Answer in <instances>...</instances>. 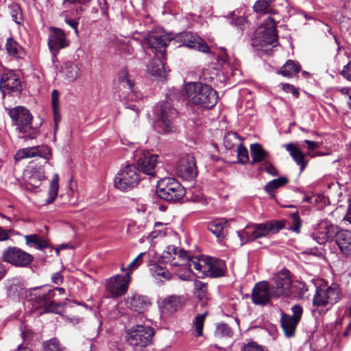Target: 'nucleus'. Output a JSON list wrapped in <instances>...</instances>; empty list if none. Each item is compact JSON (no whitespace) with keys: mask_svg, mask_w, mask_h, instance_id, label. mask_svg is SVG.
I'll return each mask as SVG.
<instances>
[{"mask_svg":"<svg viewBox=\"0 0 351 351\" xmlns=\"http://www.w3.org/2000/svg\"><path fill=\"white\" fill-rule=\"evenodd\" d=\"M148 72L154 75L160 77L165 76V69L163 62L160 59H155L149 62L148 65Z\"/></svg>","mask_w":351,"mask_h":351,"instance_id":"38","label":"nucleus"},{"mask_svg":"<svg viewBox=\"0 0 351 351\" xmlns=\"http://www.w3.org/2000/svg\"><path fill=\"white\" fill-rule=\"evenodd\" d=\"M146 254V252L140 253L128 266V272H132L138 268L143 263V256Z\"/></svg>","mask_w":351,"mask_h":351,"instance_id":"56","label":"nucleus"},{"mask_svg":"<svg viewBox=\"0 0 351 351\" xmlns=\"http://www.w3.org/2000/svg\"><path fill=\"white\" fill-rule=\"evenodd\" d=\"M206 276L214 278L223 276L226 271V265L223 261L213 257H207V265H204Z\"/></svg>","mask_w":351,"mask_h":351,"instance_id":"27","label":"nucleus"},{"mask_svg":"<svg viewBox=\"0 0 351 351\" xmlns=\"http://www.w3.org/2000/svg\"><path fill=\"white\" fill-rule=\"evenodd\" d=\"M9 10L12 20L18 25L23 23V16L21 6L16 3H12L9 5Z\"/></svg>","mask_w":351,"mask_h":351,"instance_id":"44","label":"nucleus"},{"mask_svg":"<svg viewBox=\"0 0 351 351\" xmlns=\"http://www.w3.org/2000/svg\"><path fill=\"white\" fill-rule=\"evenodd\" d=\"M133 157L139 171L152 176L155 175L158 155L143 149H138L134 152Z\"/></svg>","mask_w":351,"mask_h":351,"instance_id":"14","label":"nucleus"},{"mask_svg":"<svg viewBox=\"0 0 351 351\" xmlns=\"http://www.w3.org/2000/svg\"><path fill=\"white\" fill-rule=\"evenodd\" d=\"M149 270L152 276L156 279L162 280H170L171 278V273L167 269L159 265L154 264L152 265Z\"/></svg>","mask_w":351,"mask_h":351,"instance_id":"41","label":"nucleus"},{"mask_svg":"<svg viewBox=\"0 0 351 351\" xmlns=\"http://www.w3.org/2000/svg\"><path fill=\"white\" fill-rule=\"evenodd\" d=\"M271 287L265 282H260L256 284L252 293V300L254 304L265 305L267 304L271 298H274L271 293Z\"/></svg>","mask_w":351,"mask_h":351,"instance_id":"23","label":"nucleus"},{"mask_svg":"<svg viewBox=\"0 0 351 351\" xmlns=\"http://www.w3.org/2000/svg\"><path fill=\"white\" fill-rule=\"evenodd\" d=\"M206 315L207 312H205L204 313L198 314L195 317L194 324L197 336H202L203 335V326Z\"/></svg>","mask_w":351,"mask_h":351,"instance_id":"53","label":"nucleus"},{"mask_svg":"<svg viewBox=\"0 0 351 351\" xmlns=\"http://www.w3.org/2000/svg\"><path fill=\"white\" fill-rule=\"evenodd\" d=\"M32 300L43 306L44 313H56L59 305L51 301L55 297L54 290L49 286L35 287L31 293Z\"/></svg>","mask_w":351,"mask_h":351,"instance_id":"11","label":"nucleus"},{"mask_svg":"<svg viewBox=\"0 0 351 351\" xmlns=\"http://www.w3.org/2000/svg\"><path fill=\"white\" fill-rule=\"evenodd\" d=\"M125 92L126 95H125V93L123 91L122 95H121L120 97L123 101H125L126 108L135 111L138 114L140 112L139 106L136 104H130V101H138L141 98V94L140 93L134 91L133 88H132L131 90H127Z\"/></svg>","mask_w":351,"mask_h":351,"instance_id":"32","label":"nucleus"},{"mask_svg":"<svg viewBox=\"0 0 351 351\" xmlns=\"http://www.w3.org/2000/svg\"><path fill=\"white\" fill-rule=\"evenodd\" d=\"M92 0H63V4L66 7L73 9L77 16H81L88 7Z\"/></svg>","mask_w":351,"mask_h":351,"instance_id":"35","label":"nucleus"},{"mask_svg":"<svg viewBox=\"0 0 351 351\" xmlns=\"http://www.w3.org/2000/svg\"><path fill=\"white\" fill-rule=\"evenodd\" d=\"M228 221L225 219H218L211 221L208 229L217 238H223L228 232Z\"/></svg>","mask_w":351,"mask_h":351,"instance_id":"31","label":"nucleus"},{"mask_svg":"<svg viewBox=\"0 0 351 351\" xmlns=\"http://www.w3.org/2000/svg\"><path fill=\"white\" fill-rule=\"evenodd\" d=\"M11 230H5L2 227H0V242L5 241L10 239L9 232H11Z\"/></svg>","mask_w":351,"mask_h":351,"instance_id":"61","label":"nucleus"},{"mask_svg":"<svg viewBox=\"0 0 351 351\" xmlns=\"http://www.w3.org/2000/svg\"><path fill=\"white\" fill-rule=\"evenodd\" d=\"M291 311L292 315L284 313L281 314V326L287 337H291L294 335L296 326L302 317L303 309L301 306L295 304L291 307Z\"/></svg>","mask_w":351,"mask_h":351,"instance_id":"20","label":"nucleus"},{"mask_svg":"<svg viewBox=\"0 0 351 351\" xmlns=\"http://www.w3.org/2000/svg\"><path fill=\"white\" fill-rule=\"evenodd\" d=\"M250 152L252 159L251 162L252 165L263 162L267 156V152L263 149L258 143L252 144L250 146Z\"/></svg>","mask_w":351,"mask_h":351,"instance_id":"36","label":"nucleus"},{"mask_svg":"<svg viewBox=\"0 0 351 351\" xmlns=\"http://www.w3.org/2000/svg\"><path fill=\"white\" fill-rule=\"evenodd\" d=\"M292 222L289 230L295 232L299 233L302 226V221L298 213H293L291 215Z\"/></svg>","mask_w":351,"mask_h":351,"instance_id":"54","label":"nucleus"},{"mask_svg":"<svg viewBox=\"0 0 351 351\" xmlns=\"http://www.w3.org/2000/svg\"><path fill=\"white\" fill-rule=\"evenodd\" d=\"M6 110L17 130L24 134V137H30L36 132V129L33 127L32 122L33 117L29 110L23 106Z\"/></svg>","mask_w":351,"mask_h":351,"instance_id":"6","label":"nucleus"},{"mask_svg":"<svg viewBox=\"0 0 351 351\" xmlns=\"http://www.w3.org/2000/svg\"><path fill=\"white\" fill-rule=\"evenodd\" d=\"M176 173L184 180L195 178L197 174V170L194 157L191 155L182 157L178 162Z\"/></svg>","mask_w":351,"mask_h":351,"instance_id":"21","label":"nucleus"},{"mask_svg":"<svg viewBox=\"0 0 351 351\" xmlns=\"http://www.w3.org/2000/svg\"><path fill=\"white\" fill-rule=\"evenodd\" d=\"M173 43L172 37L164 32H151L143 45L144 47H149L154 52L160 53L164 57L167 44Z\"/></svg>","mask_w":351,"mask_h":351,"instance_id":"17","label":"nucleus"},{"mask_svg":"<svg viewBox=\"0 0 351 351\" xmlns=\"http://www.w3.org/2000/svg\"><path fill=\"white\" fill-rule=\"evenodd\" d=\"M243 351H267V349L257 344L255 341H250L244 344L242 348Z\"/></svg>","mask_w":351,"mask_h":351,"instance_id":"57","label":"nucleus"},{"mask_svg":"<svg viewBox=\"0 0 351 351\" xmlns=\"http://www.w3.org/2000/svg\"><path fill=\"white\" fill-rule=\"evenodd\" d=\"M1 258L12 266L21 268L29 267L34 261L31 254L16 246L5 248L2 252Z\"/></svg>","mask_w":351,"mask_h":351,"instance_id":"8","label":"nucleus"},{"mask_svg":"<svg viewBox=\"0 0 351 351\" xmlns=\"http://www.w3.org/2000/svg\"><path fill=\"white\" fill-rule=\"evenodd\" d=\"M195 294L199 299L202 300L206 297L207 292L206 285L199 280H195L194 282Z\"/></svg>","mask_w":351,"mask_h":351,"instance_id":"52","label":"nucleus"},{"mask_svg":"<svg viewBox=\"0 0 351 351\" xmlns=\"http://www.w3.org/2000/svg\"><path fill=\"white\" fill-rule=\"evenodd\" d=\"M0 88L2 92H20L21 90V80L12 70H4L1 80Z\"/></svg>","mask_w":351,"mask_h":351,"instance_id":"22","label":"nucleus"},{"mask_svg":"<svg viewBox=\"0 0 351 351\" xmlns=\"http://www.w3.org/2000/svg\"><path fill=\"white\" fill-rule=\"evenodd\" d=\"M40 157L45 160V163L50 164L51 158V149L46 145L28 147L18 150L14 156L16 161L25 158Z\"/></svg>","mask_w":351,"mask_h":351,"instance_id":"19","label":"nucleus"},{"mask_svg":"<svg viewBox=\"0 0 351 351\" xmlns=\"http://www.w3.org/2000/svg\"><path fill=\"white\" fill-rule=\"evenodd\" d=\"M204 265H207V258L202 259H191L187 266L191 270L195 269L198 272L197 274L199 275V278H203L206 276L207 269Z\"/></svg>","mask_w":351,"mask_h":351,"instance_id":"37","label":"nucleus"},{"mask_svg":"<svg viewBox=\"0 0 351 351\" xmlns=\"http://www.w3.org/2000/svg\"><path fill=\"white\" fill-rule=\"evenodd\" d=\"M230 23L232 26L237 27V29L239 30V33L241 34L245 28L247 21L244 17L237 16L236 18L231 19L230 21Z\"/></svg>","mask_w":351,"mask_h":351,"instance_id":"55","label":"nucleus"},{"mask_svg":"<svg viewBox=\"0 0 351 351\" xmlns=\"http://www.w3.org/2000/svg\"><path fill=\"white\" fill-rule=\"evenodd\" d=\"M336 243L343 253L351 254V231L339 230L336 236Z\"/></svg>","mask_w":351,"mask_h":351,"instance_id":"29","label":"nucleus"},{"mask_svg":"<svg viewBox=\"0 0 351 351\" xmlns=\"http://www.w3.org/2000/svg\"><path fill=\"white\" fill-rule=\"evenodd\" d=\"M238 161L241 164L247 163L249 161V155L247 149L239 143L237 149Z\"/></svg>","mask_w":351,"mask_h":351,"instance_id":"50","label":"nucleus"},{"mask_svg":"<svg viewBox=\"0 0 351 351\" xmlns=\"http://www.w3.org/2000/svg\"><path fill=\"white\" fill-rule=\"evenodd\" d=\"M164 306L170 312L177 311L182 306V298L171 295L163 300Z\"/></svg>","mask_w":351,"mask_h":351,"instance_id":"43","label":"nucleus"},{"mask_svg":"<svg viewBox=\"0 0 351 351\" xmlns=\"http://www.w3.org/2000/svg\"><path fill=\"white\" fill-rule=\"evenodd\" d=\"M300 71V65L293 60H289L283 65L278 73L286 77H291Z\"/></svg>","mask_w":351,"mask_h":351,"instance_id":"39","label":"nucleus"},{"mask_svg":"<svg viewBox=\"0 0 351 351\" xmlns=\"http://www.w3.org/2000/svg\"><path fill=\"white\" fill-rule=\"evenodd\" d=\"M341 74L346 79L351 81V61L343 67Z\"/></svg>","mask_w":351,"mask_h":351,"instance_id":"60","label":"nucleus"},{"mask_svg":"<svg viewBox=\"0 0 351 351\" xmlns=\"http://www.w3.org/2000/svg\"><path fill=\"white\" fill-rule=\"evenodd\" d=\"M5 49L7 53L16 58H23L25 52L23 47L12 38H9L7 39L5 43Z\"/></svg>","mask_w":351,"mask_h":351,"instance_id":"34","label":"nucleus"},{"mask_svg":"<svg viewBox=\"0 0 351 351\" xmlns=\"http://www.w3.org/2000/svg\"><path fill=\"white\" fill-rule=\"evenodd\" d=\"M186 95L193 104L203 108H212L217 103V92L202 82H191L185 87Z\"/></svg>","mask_w":351,"mask_h":351,"instance_id":"1","label":"nucleus"},{"mask_svg":"<svg viewBox=\"0 0 351 351\" xmlns=\"http://www.w3.org/2000/svg\"><path fill=\"white\" fill-rule=\"evenodd\" d=\"M140 180L139 170L134 165H128L120 169L114 180V186L122 191L134 189Z\"/></svg>","mask_w":351,"mask_h":351,"instance_id":"7","label":"nucleus"},{"mask_svg":"<svg viewBox=\"0 0 351 351\" xmlns=\"http://www.w3.org/2000/svg\"><path fill=\"white\" fill-rule=\"evenodd\" d=\"M172 41L175 44L178 43V47L185 46L204 53L209 51V47L206 43L197 34L191 32L178 34L175 37H172Z\"/></svg>","mask_w":351,"mask_h":351,"instance_id":"16","label":"nucleus"},{"mask_svg":"<svg viewBox=\"0 0 351 351\" xmlns=\"http://www.w3.org/2000/svg\"><path fill=\"white\" fill-rule=\"evenodd\" d=\"M156 193L167 202H176L186 193L184 188L173 178H164L157 184Z\"/></svg>","mask_w":351,"mask_h":351,"instance_id":"3","label":"nucleus"},{"mask_svg":"<svg viewBox=\"0 0 351 351\" xmlns=\"http://www.w3.org/2000/svg\"><path fill=\"white\" fill-rule=\"evenodd\" d=\"M133 82L128 75L126 69H121L119 73V88L121 90L125 89V91L131 90L133 88Z\"/></svg>","mask_w":351,"mask_h":351,"instance_id":"40","label":"nucleus"},{"mask_svg":"<svg viewBox=\"0 0 351 351\" xmlns=\"http://www.w3.org/2000/svg\"><path fill=\"white\" fill-rule=\"evenodd\" d=\"M341 297V291L338 285L317 287L314 295L313 304L317 307H324L337 303Z\"/></svg>","mask_w":351,"mask_h":351,"instance_id":"9","label":"nucleus"},{"mask_svg":"<svg viewBox=\"0 0 351 351\" xmlns=\"http://www.w3.org/2000/svg\"><path fill=\"white\" fill-rule=\"evenodd\" d=\"M43 351H63L57 339H51L43 343Z\"/></svg>","mask_w":351,"mask_h":351,"instance_id":"51","label":"nucleus"},{"mask_svg":"<svg viewBox=\"0 0 351 351\" xmlns=\"http://www.w3.org/2000/svg\"><path fill=\"white\" fill-rule=\"evenodd\" d=\"M163 257L166 258H172L171 264L173 266L188 265L191 260L187 251L175 246H168L163 254Z\"/></svg>","mask_w":351,"mask_h":351,"instance_id":"24","label":"nucleus"},{"mask_svg":"<svg viewBox=\"0 0 351 351\" xmlns=\"http://www.w3.org/2000/svg\"><path fill=\"white\" fill-rule=\"evenodd\" d=\"M130 280V272L124 276L115 275L106 280V292L108 297L117 298L124 295L128 291Z\"/></svg>","mask_w":351,"mask_h":351,"instance_id":"15","label":"nucleus"},{"mask_svg":"<svg viewBox=\"0 0 351 351\" xmlns=\"http://www.w3.org/2000/svg\"><path fill=\"white\" fill-rule=\"evenodd\" d=\"M25 177L28 184L34 188L38 187L47 178L44 167L41 165L37 166L33 162L25 171Z\"/></svg>","mask_w":351,"mask_h":351,"instance_id":"25","label":"nucleus"},{"mask_svg":"<svg viewBox=\"0 0 351 351\" xmlns=\"http://www.w3.org/2000/svg\"><path fill=\"white\" fill-rule=\"evenodd\" d=\"M263 169H265V171L268 173H269V174H271V175H272L274 176L278 175L277 169L271 163H269V162H263Z\"/></svg>","mask_w":351,"mask_h":351,"instance_id":"59","label":"nucleus"},{"mask_svg":"<svg viewBox=\"0 0 351 351\" xmlns=\"http://www.w3.org/2000/svg\"><path fill=\"white\" fill-rule=\"evenodd\" d=\"M269 285L271 287V295L274 298L287 297L291 294V279L290 272L282 269L271 279Z\"/></svg>","mask_w":351,"mask_h":351,"instance_id":"12","label":"nucleus"},{"mask_svg":"<svg viewBox=\"0 0 351 351\" xmlns=\"http://www.w3.org/2000/svg\"><path fill=\"white\" fill-rule=\"evenodd\" d=\"M127 304L132 310L142 313L149 306L150 302L146 297L136 294L128 298Z\"/></svg>","mask_w":351,"mask_h":351,"instance_id":"28","label":"nucleus"},{"mask_svg":"<svg viewBox=\"0 0 351 351\" xmlns=\"http://www.w3.org/2000/svg\"><path fill=\"white\" fill-rule=\"evenodd\" d=\"M154 114L157 117L156 127L158 132L167 134L174 131L173 120L176 117L177 111L169 101L158 106L154 110Z\"/></svg>","mask_w":351,"mask_h":351,"instance_id":"5","label":"nucleus"},{"mask_svg":"<svg viewBox=\"0 0 351 351\" xmlns=\"http://www.w3.org/2000/svg\"><path fill=\"white\" fill-rule=\"evenodd\" d=\"M61 77L67 82H73L81 76V69L73 62L67 61L63 63L59 71Z\"/></svg>","mask_w":351,"mask_h":351,"instance_id":"26","label":"nucleus"},{"mask_svg":"<svg viewBox=\"0 0 351 351\" xmlns=\"http://www.w3.org/2000/svg\"><path fill=\"white\" fill-rule=\"evenodd\" d=\"M25 244L29 247L43 250L48 247V243L38 234H28L25 236Z\"/></svg>","mask_w":351,"mask_h":351,"instance_id":"33","label":"nucleus"},{"mask_svg":"<svg viewBox=\"0 0 351 351\" xmlns=\"http://www.w3.org/2000/svg\"><path fill=\"white\" fill-rule=\"evenodd\" d=\"M239 136L236 132L228 133L223 138V145L227 149H232L235 145H239Z\"/></svg>","mask_w":351,"mask_h":351,"instance_id":"47","label":"nucleus"},{"mask_svg":"<svg viewBox=\"0 0 351 351\" xmlns=\"http://www.w3.org/2000/svg\"><path fill=\"white\" fill-rule=\"evenodd\" d=\"M275 0H257L254 5V10L257 13L267 14L271 12L270 7Z\"/></svg>","mask_w":351,"mask_h":351,"instance_id":"46","label":"nucleus"},{"mask_svg":"<svg viewBox=\"0 0 351 351\" xmlns=\"http://www.w3.org/2000/svg\"><path fill=\"white\" fill-rule=\"evenodd\" d=\"M51 280L56 285H60L63 282V276L60 272H56L51 276Z\"/></svg>","mask_w":351,"mask_h":351,"instance_id":"63","label":"nucleus"},{"mask_svg":"<svg viewBox=\"0 0 351 351\" xmlns=\"http://www.w3.org/2000/svg\"><path fill=\"white\" fill-rule=\"evenodd\" d=\"M277 42L276 23L273 18L268 16L262 26L256 31L253 43L254 45L265 47Z\"/></svg>","mask_w":351,"mask_h":351,"instance_id":"10","label":"nucleus"},{"mask_svg":"<svg viewBox=\"0 0 351 351\" xmlns=\"http://www.w3.org/2000/svg\"><path fill=\"white\" fill-rule=\"evenodd\" d=\"M283 146L296 164L300 166V171H303L307 165V161L305 160V156L302 152L293 143H287Z\"/></svg>","mask_w":351,"mask_h":351,"instance_id":"30","label":"nucleus"},{"mask_svg":"<svg viewBox=\"0 0 351 351\" xmlns=\"http://www.w3.org/2000/svg\"><path fill=\"white\" fill-rule=\"evenodd\" d=\"M232 333L231 328L224 323L218 324L215 332V336L219 337H230L232 335Z\"/></svg>","mask_w":351,"mask_h":351,"instance_id":"48","label":"nucleus"},{"mask_svg":"<svg viewBox=\"0 0 351 351\" xmlns=\"http://www.w3.org/2000/svg\"><path fill=\"white\" fill-rule=\"evenodd\" d=\"M307 290L308 288L305 283L303 282L295 281L293 285H291V293L295 294L296 296L301 297L304 295Z\"/></svg>","mask_w":351,"mask_h":351,"instance_id":"49","label":"nucleus"},{"mask_svg":"<svg viewBox=\"0 0 351 351\" xmlns=\"http://www.w3.org/2000/svg\"><path fill=\"white\" fill-rule=\"evenodd\" d=\"M99 5L101 13L104 15L108 14V5L106 0H99Z\"/></svg>","mask_w":351,"mask_h":351,"instance_id":"64","label":"nucleus"},{"mask_svg":"<svg viewBox=\"0 0 351 351\" xmlns=\"http://www.w3.org/2000/svg\"><path fill=\"white\" fill-rule=\"evenodd\" d=\"M128 343L136 350H141L151 343L154 330L149 325L136 324L126 332Z\"/></svg>","mask_w":351,"mask_h":351,"instance_id":"4","label":"nucleus"},{"mask_svg":"<svg viewBox=\"0 0 351 351\" xmlns=\"http://www.w3.org/2000/svg\"><path fill=\"white\" fill-rule=\"evenodd\" d=\"M284 223L281 221H269L261 223H250L243 230L238 231L237 234L242 244L265 237L271 234H276L282 230Z\"/></svg>","mask_w":351,"mask_h":351,"instance_id":"2","label":"nucleus"},{"mask_svg":"<svg viewBox=\"0 0 351 351\" xmlns=\"http://www.w3.org/2000/svg\"><path fill=\"white\" fill-rule=\"evenodd\" d=\"M59 176L57 173H55L51 180L50 187L49 189V199H47V202L48 204L52 203L56 197H57L58 189H59Z\"/></svg>","mask_w":351,"mask_h":351,"instance_id":"45","label":"nucleus"},{"mask_svg":"<svg viewBox=\"0 0 351 351\" xmlns=\"http://www.w3.org/2000/svg\"><path fill=\"white\" fill-rule=\"evenodd\" d=\"M339 230V228L330 221L322 220L315 225L311 237L320 245L325 244L336 238Z\"/></svg>","mask_w":351,"mask_h":351,"instance_id":"13","label":"nucleus"},{"mask_svg":"<svg viewBox=\"0 0 351 351\" xmlns=\"http://www.w3.org/2000/svg\"><path fill=\"white\" fill-rule=\"evenodd\" d=\"M47 44L52 56L56 57L60 49L69 46L70 41L62 29L58 27H50L49 28Z\"/></svg>","mask_w":351,"mask_h":351,"instance_id":"18","label":"nucleus"},{"mask_svg":"<svg viewBox=\"0 0 351 351\" xmlns=\"http://www.w3.org/2000/svg\"><path fill=\"white\" fill-rule=\"evenodd\" d=\"M288 182L289 180L287 177H280L279 178L274 179L267 183L264 187V190L266 193L271 195L276 189L285 185Z\"/></svg>","mask_w":351,"mask_h":351,"instance_id":"42","label":"nucleus"},{"mask_svg":"<svg viewBox=\"0 0 351 351\" xmlns=\"http://www.w3.org/2000/svg\"><path fill=\"white\" fill-rule=\"evenodd\" d=\"M337 90L342 95H345L348 100L347 101L348 105L351 110V88L348 87L338 88Z\"/></svg>","mask_w":351,"mask_h":351,"instance_id":"58","label":"nucleus"},{"mask_svg":"<svg viewBox=\"0 0 351 351\" xmlns=\"http://www.w3.org/2000/svg\"><path fill=\"white\" fill-rule=\"evenodd\" d=\"M64 21L68 25L74 29L75 34L78 35V21L75 19H65Z\"/></svg>","mask_w":351,"mask_h":351,"instance_id":"62","label":"nucleus"}]
</instances>
